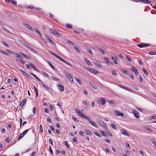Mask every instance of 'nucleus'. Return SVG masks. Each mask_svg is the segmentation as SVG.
<instances>
[{
    "instance_id": "22",
    "label": "nucleus",
    "mask_w": 156,
    "mask_h": 156,
    "mask_svg": "<svg viewBox=\"0 0 156 156\" xmlns=\"http://www.w3.org/2000/svg\"><path fill=\"white\" fill-rule=\"evenodd\" d=\"M20 71L22 73H23L24 75L26 76H29V75L26 72L24 71V70L20 69Z\"/></svg>"
},
{
    "instance_id": "33",
    "label": "nucleus",
    "mask_w": 156,
    "mask_h": 156,
    "mask_svg": "<svg viewBox=\"0 0 156 156\" xmlns=\"http://www.w3.org/2000/svg\"><path fill=\"white\" fill-rule=\"evenodd\" d=\"M74 48L77 52H78L79 53H81V51L78 48V47H76V46L74 47Z\"/></svg>"
},
{
    "instance_id": "5",
    "label": "nucleus",
    "mask_w": 156,
    "mask_h": 156,
    "mask_svg": "<svg viewBox=\"0 0 156 156\" xmlns=\"http://www.w3.org/2000/svg\"><path fill=\"white\" fill-rule=\"evenodd\" d=\"M130 70L132 72H134L136 76H138L139 75V73L138 70L136 69L135 67L134 66L132 67Z\"/></svg>"
},
{
    "instance_id": "50",
    "label": "nucleus",
    "mask_w": 156,
    "mask_h": 156,
    "mask_svg": "<svg viewBox=\"0 0 156 156\" xmlns=\"http://www.w3.org/2000/svg\"><path fill=\"white\" fill-rule=\"evenodd\" d=\"M112 74L114 76H116L117 75V73L115 71H112Z\"/></svg>"
},
{
    "instance_id": "64",
    "label": "nucleus",
    "mask_w": 156,
    "mask_h": 156,
    "mask_svg": "<svg viewBox=\"0 0 156 156\" xmlns=\"http://www.w3.org/2000/svg\"><path fill=\"white\" fill-rule=\"evenodd\" d=\"M151 117H152V119H156V114L151 116Z\"/></svg>"
},
{
    "instance_id": "18",
    "label": "nucleus",
    "mask_w": 156,
    "mask_h": 156,
    "mask_svg": "<svg viewBox=\"0 0 156 156\" xmlns=\"http://www.w3.org/2000/svg\"><path fill=\"white\" fill-rule=\"evenodd\" d=\"M133 113L134 115V116L136 118H138L140 116L138 112H137V111L134 110L133 111Z\"/></svg>"
},
{
    "instance_id": "49",
    "label": "nucleus",
    "mask_w": 156,
    "mask_h": 156,
    "mask_svg": "<svg viewBox=\"0 0 156 156\" xmlns=\"http://www.w3.org/2000/svg\"><path fill=\"white\" fill-rule=\"evenodd\" d=\"M129 77L132 80H134L135 79V78L134 77V76L132 74H131L129 76Z\"/></svg>"
},
{
    "instance_id": "62",
    "label": "nucleus",
    "mask_w": 156,
    "mask_h": 156,
    "mask_svg": "<svg viewBox=\"0 0 156 156\" xmlns=\"http://www.w3.org/2000/svg\"><path fill=\"white\" fill-rule=\"evenodd\" d=\"M107 133H108V134H107L106 135H108L110 136H112V135L111 132L108 131Z\"/></svg>"
},
{
    "instance_id": "47",
    "label": "nucleus",
    "mask_w": 156,
    "mask_h": 156,
    "mask_svg": "<svg viewBox=\"0 0 156 156\" xmlns=\"http://www.w3.org/2000/svg\"><path fill=\"white\" fill-rule=\"evenodd\" d=\"M101 134L102 136H106L107 133H106L104 131H101Z\"/></svg>"
},
{
    "instance_id": "25",
    "label": "nucleus",
    "mask_w": 156,
    "mask_h": 156,
    "mask_svg": "<svg viewBox=\"0 0 156 156\" xmlns=\"http://www.w3.org/2000/svg\"><path fill=\"white\" fill-rule=\"evenodd\" d=\"M41 85L43 86V87H44V88L46 89V90H48L49 89V88L47 86L45 85L43 83H41Z\"/></svg>"
},
{
    "instance_id": "39",
    "label": "nucleus",
    "mask_w": 156,
    "mask_h": 156,
    "mask_svg": "<svg viewBox=\"0 0 156 156\" xmlns=\"http://www.w3.org/2000/svg\"><path fill=\"white\" fill-rule=\"evenodd\" d=\"M118 58H116V59H115L113 60V63L116 65H118V62L117 60H118Z\"/></svg>"
},
{
    "instance_id": "29",
    "label": "nucleus",
    "mask_w": 156,
    "mask_h": 156,
    "mask_svg": "<svg viewBox=\"0 0 156 156\" xmlns=\"http://www.w3.org/2000/svg\"><path fill=\"white\" fill-rule=\"evenodd\" d=\"M6 51L7 53H9L10 54H13L14 53V52L13 51H11L10 50H9V49H6Z\"/></svg>"
},
{
    "instance_id": "52",
    "label": "nucleus",
    "mask_w": 156,
    "mask_h": 156,
    "mask_svg": "<svg viewBox=\"0 0 156 156\" xmlns=\"http://www.w3.org/2000/svg\"><path fill=\"white\" fill-rule=\"evenodd\" d=\"M104 59L106 61L107 64L110 62L109 58L106 57Z\"/></svg>"
},
{
    "instance_id": "42",
    "label": "nucleus",
    "mask_w": 156,
    "mask_h": 156,
    "mask_svg": "<svg viewBox=\"0 0 156 156\" xmlns=\"http://www.w3.org/2000/svg\"><path fill=\"white\" fill-rule=\"evenodd\" d=\"M30 129V128L27 129L24 131L23 133H22L24 135L26 134V133Z\"/></svg>"
},
{
    "instance_id": "14",
    "label": "nucleus",
    "mask_w": 156,
    "mask_h": 156,
    "mask_svg": "<svg viewBox=\"0 0 156 156\" xmlns=\"http://www.w3.org/2000/svg\"><path fill=\"white\" fill-rule=\"evenodd\" d=\"M46 37L50 42L53 44H55L54 42L51 40V37H49L48 35H45Z\"/></svg>"
},
{
    "instance_id": "38",
    "label": "nucleus",
    "mask_w": 156,
    "mask_h": 156,
    "mask_svg": "<svg viewBox=\"0 0 156 156\" xmlns=\"http://www.w3.org/2000/svg\"><path fill=\"white\" fill-rule=\"evenodd\" d=\"M99 50L100 52L102 53L103 54H105L106 53L105 52V51L102 49L99 48Z\"/></svg>"
},
{
    "instance_id": "6",
    "label": "nucleus",
    "mask_w": 156,
    "mask_h": 156,
    "mask_svg": "<svg viewBox=\"0 0 156 156\" xmlns=\"http://www.w3.org/2000/svg\"><path fill=\"white\" fill-rule=\"evenodd\" d=\"M120 131L121 133L124 134V135L127 136H130V134H129V133L124 129H121Z\"/></svg>"
},
{
    "instance_id": "15",
    "label": "nucleus",
    "mask_w": 156,
    "mask_h": 156,
    "mask_svg": "<svg viewBox=\"0 0 156 156\" xmlns=\"http://www.w3.org/2000/svg\"><path fill=\"white\" fill-rule=\"evenodd\" d=\"M90 122V123L91 124L92 126H94L97 128H98L97 125L95 124L94 122L91 121V120L89 119L87 120Z\"/></svg>"
},
{
    "instance_id": "2",
    "label": "nucleus",
    "mask_w": 156,
    "mask_h": 156,
    "mask_svg": "<svg viewBox=\"0 0 156 156\" xmlns=\"http://www.w3.org/2000/svg\"><path fill=\"white\" fill-rule=\"evenodd\" d=\"M64 73L65 76L67 78L68 80L73 84L74 83L73 78L71 75L66 71H64Z\"/></svg>"
},
{
    "instance_id": "23",
    "label": "nucleus",
    "mask_w": 156,
    "mask_h": 156,
    "mask_svg": "<svg viewBox=\"0 0 156 156\" xmlns=\"http://www.w3.org/2000/svg\"><path fill=\"white\" fill-rule=\"evenodd\" d=\"M122 73L125 74L129 75L128 72L126 69H123L121 70Z\"/></svg>"
},
{
    "instance_id": "51",
    "label": "nucleus",
    "mask_w": 156,
    "mask_h": 156,
    "mask_svg": "<svg viewBox=\"0 0 156 156\" xmlns=\"http://www.w3.org/2000/svg\"><path fill=\"white\" fill-rule=\"evenodd\" d=\"M48 63L50 65V66L52 67V68L54 70L55 69L54 67L49 62H48Z\"/></svg>"
},
{
    "instance_id": "57",
    "label": "nucleus",
    "mask_w": 156,
    "mask_h": 156,
    "mask_svg": "<svg viewBox=\"0 0 156 156\" xmlns=\"http://www.w3.org/2000/svg\"><path fill=\"white\" fill-rule=\"evenodd\" d=\"M34 7L33 6H29L27 7V9L28 10L30 9H32L34 8Z\"/></svg>"
},
{
    "instance_id": "21",
    "label": "nucleus",
    "mask_w": 156,
    "mask_h": 156,
    "mask_svg": "<svg viewBox=\"0 0 156 156\" xmlns=\"http://www.w3.org/2000/svg\"><path fill=\"white\" fill-rule=\"evenodd\" d=\"M100 124L102 126H103V127H105V128H108L107 126L106 125V123L104 122L101 121L100 122Z\"/></svg>"
},
{
    "instance_id": "37",
    "label": "nucleus",
    "mask_w": 156,
    "mask_h": 156,
    "mask_svg": "<svg viewBox=\"0 0 156 156\" xmlns=\"http://www.w3.org/2000/svg\"><path fill=\"white\" fill-rule=\"evenodd\" d=\"M75 79L81 85L82 84V83L80 81V80L78 79L77 78H75Z\"/></svg>"
},
{
    "instance_id": "17",
    "label": "nucleus",
    "mask_w": 156,
    "mask_h": 156,
    "mask_svg": "<svg viewBox=\"0 0 156 156\" xmlns=\"http://www.w3.org/2000/svg\"><path fill=\"white\" fill-rule=\"evenodd\" d=\"M30 74H31L33 76L36 78L39 82L41 83L42 82V81L40 79L38 78L37 76H36V75H35L34 74L31 73L30 72Z\"/></svg>"
},
{
    "instance_id": "59",
    "label": "nucleus",
    "mask_w": 156,
    "mask_h": 156,
    "mask_svg": "<svg viewBox=\"0 0 156 156\" xmlns=\"http://www.w3.org/2000/svg\"><path fill=\"white\" fill-rule=\"evenodd\" d=\"M40 131H41V133H42L43 132V128H42V125H40Z\"/></svg>"
},
{
    "instance_id": "4",
    "label": "nucleus",
    "mask_w": 156,
    "mask_h": 156,
    "mask_svg": "<svg viewBox=\"0 0 156 156\" xmlns=\"http://www.w3.org/2000/svg\"><path fill=\"white\" fill-rule=\"evenodd\" d=\"M137 45L140 48L147 47L151 46V44H146L143 43H140L139 44H138Z\"/></svg>"
},
{
    "instance_id": "26",
    "label": "nucleus",
    "mask_w": 156,
    "mask_h": 156,
    "mask_svg": "<svg viewBox=\"0 0 156 156\" xmlns=\"http://www.w3.org/2000/svg\"><path fill=\"white\" fill-rule=\"evenodd\" d=\"M24 135L23 133L20 134L19 136L18 141L20 139H21L24 136Z\"/></svg>"
},
{
    "instance_id": "19",
    "label": "nucleus",
    "mask_w": 156,
    "mask_h": 156,
    "mask_svg": "<svg viewBox=\"0 0 156 156\" xmlns=\"http://www.w3.org/2000/svg\"><path fill=\"white\" fill-rule=\"evenodd\" d=\"M87 135L92 136L93 135V133L92 132L89 130H86L85 131Z\"/></svg>"
},
{
    "instance_id": "60",
    "label": "nucleus",
    "mask_w": 156,
    "mask_h": 156,
    "mask_svg": "<svg viewBox=\"0 0 156 156\" xmlns=\"http://www.w3.org/2000/svg\"><path fill=\"white\" fill-rule=\"evenodd\" d=\"M24 57L27 59H30V57L26 55H24Z\"/></svg>"
},
{
    "instance_id": "13",
    "label": "nucleus",
    "mask_w": 156,
    "mask_h": 156,
    "mask_svg": "<svg viewBox=\"0 0 156 156\" xmlns=\"http://www.w3.org/2000/svg\"><path fill=\"white\" fill-rule=\"evenodd\" d=\"M84 60L85 61V62L87 63L90 66H93V65L92 64V63H91V62H90V61L89 60H88L87 58H84Z\"/></svg>"
},
{
    "instance_id": "9",
    "label": "nucleus",
    "mask_w": 156,
    "mask_h": 156,
    "mask_svg": "<svg viewBox=\"0 0 156 156\" xmlns=\"http://www.w3.org/2000/svg\"><path fill=\"white\" fill-rule=\"evenodd\" d=\"M98 102L100 104L104 105L105 104V99L104 98H100Z\"/></svg>"
},
{
    "instance_id": "36",
    "label": "nucleus",
    "mask_w": 156,
    "mask_h": 156,
    "mask_svg": "<svg viewBox=\"0 0 156 156\" xmlns=\"http://www.w3.org/2000/svg\"><path fill=\"white\" fill-rule=\"evenodd\" d=\"M42 73L45 76L47 77H49V75L45 72L43 71V72H42Z\"/></svg>"
},
{
    "instance_id": "40",
    "label": "nucleus",
    "mask_w": 156,
    "mask_h": 156,
    "mask_svg": "<svg viewBox=\"0 0 156 156\" xmlns=\"http://www.w3.org/2000/svg\"><path fill=\"white\" fill-rule=\"evenodd\" d=\"M87 51L91 55H93V52L90 49L88 48L87 50Z\"/></svg>"
},
{
    "instance_id": "41",
    "label": "nucleus",
    "mask_w": 156,
    "mask_h": 156,
    "mask_svg": "<svg viewBox=\"0 0 156 156\" xmlns=\"http://www.w3.org/2000/svg\"><path fill=\"white\" fill-rule=\"evenodd\" d=\"M49 151H50L51 154L52 155H53V151L51 149V147H49Z\"/></svg>"
},
{
    "instance_id": "28",
    "label": "nucleus",
    "mask_w": 156,
    "mask_h": 156,
    "mask_svg": "<svg viewBox=\"0 0 156 156\" xmlns=\"http://www.w3.org/2000/svg\"><path fill=\"white\" fill-rule=\"evenodd\" d=\"M90 84L91 86V87L94 89H97V86L94 85V84L91 83H90Z\"/></svg>"
},
{
    "instance_id": "44",
    "label": "nucleus",
    "mask_w": 156,
    "mask_h": 156,
    "mask_svg": "<svg viewBox=\"0 0 156 156\" xmlns=\"http://www.w3.org/2000/svg\"><path fill=\"white\" fill-rule=\"evenodd\" d=\"M72 119H73L75 122H77L79 121V120L77 118L73 116L72 117Z\"/></svg>"
},
{
    "instance_id": "12",
    "label": "nucleus",
    "mask_w": 156,
    "mask_h": 156,
    "mask_svg": "<svg viewBox=\"0 0 156 156\" xmlns=\"http://www.w3.org/2000/svg\"><path fill=\"white\" fill-rule=\"evenodd\" d=\"M57 86L58 87L59 90L61 91H63L64 90V88L63 86L61 84H58L57 85Z\"/></svg>"
},
{
    "instance_id": "48",
    "label": "nucleus",
    "mask_w": 156,
    "mask_h": 156,
    "mask_svg": "<svg viewBox=\"0 0 156 156\" xmlns=\"http://www.w3.org/2000/svg\"><path fill=\"white\" fill-rule=\"evenodd\" d=\"M6 47H8L9 45L8 44H7L4 41H2L1 42Z\"/></svg>"
},
{
    "instance_id": "10",
    "label": "nucleus",
    "mask_w": 156,
    "mask_h": 156,
    "mask_svg": "<svg viewBox=\"0 0 156 156\" xmlns=\"http://www.w3.org/2000/svg\"><path fill=\"white\" fill-rule=\"evenodd\" d=\"M50 32L51 33L56 36V34H57V31L55 29H50L49 30Z\"/></svg>"
},
{
    "instance_id": "61",
    "label": "nucleus",
    "mask_w": 156,
    "mask_h": 156,
    "mask_svg": "<svg viewBox=\"0 0 156 156\" xmlns=\"http://www.w3.org/2000/svg\"><path fill=\"white\" fill-rule=\"evenodd\" d=\"M126 58L127 59V60L129 62H131V58L129 57L128 56H126Z\"/></svg>"
},
{
    "instance_id": "58",
    "label": "nucleus",
    "mask_w": 156,
    "mask_h": 156,
    "mask_svg": "<svg viewBox=\"0 0 156 156\" xmlns=\"http://www.w3.org/2000/svg\"><path fill=\"white\" fill-rule=\"evenodd\" d=\"M73 141L75 143L77 142L78 140L76 137H74L73 139Z\"/></svg>"
},
{
    "instance_id": "1",
    "label": "nucleus",
    "mask_w": 156,
    "mask_h": 156,
    "mask_svg": "<svg viewBox=\"0 0 156 156\" xmlns=\"http://www.w3.org/2000/svg\"><path fill=\"white\" fill-rule=\"evenodd\" d=\"M75 111L76 112L77 114V115L83 119H85L87 120L89 119V118L87 117L85 114L83 112H82L81 111L79 110L78 109H76Z\"/></svg>"
},
{
    "instance_id": "7",
    "label": "nucleus",
    "mask_w": 156,
    "mask_h": 156,
    "mask_svg": "<svg viewBox=\"0 0 156 156\" xmlns=\"http://www.w3.org/2000/svg\"><path fill=\"white\" fill-rule=\"evenodd\" d=\"M118 86L120 87L125 89L128 91L133 92V90H132L122 85L119 84V85Z\"/></svg>"
},
{
    "instance_id": "27",
    "label": "nucleus",
    "mask_w": 156,
    "mask_h": 156,
    "mask_svg": "<svg viewBox=\"0 0 156 156\" xmlns=\"http://www.w3.org/2000/svg\"><path fill=\"white\" fill-rule=\"evenodd\" d=\"M111 126L114 129H117V126L115 125L111 124Z\"/></svg>"
},
{
    "instance_id": "34",
    "label": "nucleus",
    "mask_w": 156,
    "mask_h": 156,
    "mask_svg": "<svg viewBox=\"0 0 156 156\" xmlns=\"http://www.w3.org/2000/svg\"><path fill=\"white\" fill-rule=\"evenodd\" d=\"M11 2L13 5H15L16 6H17V2L15 0H11Z\"/></svg>"
},
{
    "instance_id": "11",
    "label": "nucleus",
    "mask_w": 156,
    "mask_h": 156,
    "mask_svg": "<svg viewBox=\"0 0 156 156\" xmlns=\"http://www.w3.org/2000/svg\"><path fill=\"white\" fill-rule=\"evenodd\" d=\"M24 26L25 27H26L27 29L30 30L31 31H34V30L27 23H26L24 24Z\"/></svg>"
},
{
    "instance_id": "63",
    "label": "nucleus",
    "mask_w": 156,
    "mask_h": 156,
    "mask_svg": "<svg viewBox=\"0 0 156 156\" xmlns=\"http://www.w3.org/2000/svg\"><path fill=\"white\" fill-rule=\"evenodd\" d=\"M19 62H20V63L23 64H24L25 63V61L22 59H20L19 61Z\"/></svg>"
},
{
    "instance_id": "55",
    "label": "nucleus",
    "mask_w": 156,
    "mask_h": 156,
    "mask_svg": "<svg viewBox=\"0 0 156 156\" xmlns=\"http://www.w3.org/2000/svg\"><path fill=\"white\" fill-rule=\"evenodd\" d=\"M0 52H1L3 54H4L7 55H9V54H7L5 52L3 51L2 50H0Z\"/></svg>"
},
{
    "instance_id": "54",
    "label": "nucleus",
    "mask_w": 156,
    "mask_h": 156,
    "mask_svg": "<svg viewBox=\"0 0 156 156\" xmlns=\"http://www.w3.org/2000/svg\"><path fill=\"white\" fill-rule=\"evenodd\" d=\"M51 79L53 80H55L56 81H57L58 80V79L56 78L54 76H52V77H51Z\"/></svg>"
},
{
    "instance_id": "56",
    "label": "nucleus",
    "mask_w": 156,
    "mask_h": 156,
    "mask_svg": "<svg viewBox=\"0 0 156 156\" xmlns=\"http://www.w3.org/2000/svg\"><path fill=\"white\" fill-rule=\"evenodd\" d=\"M108 102L111 105H113L114 103V101L112 100H109L108 101Z\"/></svg>"
},
{
    "instance_id": "31",
    "label": "nucleus",
    "mask_w": 156,
    "mask_h": 156,
    "mask_svg": "<svg viewBox=\"0 0 156 156\" xmlns=\"http://www.w3.org/2000/svg\"><path fill=\"white\" fill-rule=\"evenodd\" d=\"M94 133L95 135L96 136H98L99 137H101V135L98 132H94Z\"/></svg>"
},
{
    "instance_id": "8",
    "label": "nucleus",
    "mask_w": 156,
    "mask_h": 156,
    "mask_svg": "<svg viewBox=\"0 0 156 156\" xmlns=\"http://www.w3.org/2000/svg\"><path fill=\"white\" fill-rule=\"evenodd\" d=\"M114 113L117 116H122V118H123V116H124V114L123 113L120 112L117 110Z\"/></svg>"
},
{
    "instance_id": "30",
    "label": "nucleus",
    "mask_w": 156,
    "mask_h": 156,
    "mask_svg": "<svg viewBox=\"0 0 156 156\" xmlns=\"http://www.w3.org/2000/svg\"><path fill=\"white\" fill-rule=\"evenodd\" d=\"M13 54H14L15 55V57L17 58H22L20 55L17 53H14Z\"/></svg>"
},
{
    "instance_id": "3",
    "label": "nucleus",
    "mask_w": 156,
    "mask_h": 156,
    "mask_svg": "<svg viewBox=\"0 0 156 156\" xmlns=\"http://www.w3.org/2000/svg\"><path fill=\"white\" fill-rule=\"evenodd\" d=\"M86 69L88 70L91 73L94 74L95 75L100 73L99 71L95 69H94L92 68L88 69L87 68H86Z\"/></svg>"
},
{
    "instance_id": "16",
    "label": "nucleus",
    "mask_w": 156,
    "mask_h": 156,
    "mask_svg": "<svg viewBox=\"0 0 156 156\" xmlns=\"http://www.w3.org/2000/svg\"><path fill=\"white\" fill-rule=\"evenodd\" d=\"M96 66L98 67L99 68H102V66L101 65L100 62H94Z\"/></svg>"
},
{
    "instance_id": "32",
    "label": "nucleus",
    "mask_w": 156,
    "mask_h": 156,
    "mask_svg": "<svg viewBox=\"0 0 156 156\" xmlns=\"http://www.w3.org/2000/svg\"><path fill=\"white\" fill-rule=\"evenodd\" d=\"M63 143L67 147L69 148L70 147V146L69 144H68V143L67 141H64L63 142Z\"/></svg>"
},
{
    "instance_id": "20",
    "label": "nucleus",
    "mask_w": 156,
    "mask_h": 156,
    "mask_svg": "<svg viewBox=\"0 0 156 156\" xmlns=\"http://www.w3.org/2000/svg\"><path fill=\"white\" fill-rule=\"evenodd\" d=\"M27 99L26 98H24L23 100L22 101L20 104V106L21 107L23 106L25 103L26 102Z\"/></svg>"
},
{
    "instance_id": "53",
    "label": "nucleus",
    "mask_w": 156,
    "mask_h": 156,
    "mask_svg": "<svg viewBox=\"0 0 156 156\" xmlns=\"http://www.w3.org/2000/svg\"><path fill=\"white\" fill-rule=\"evenodd\" d=\"M80 134L82 136H83L84 135V133L82 131H80L79 132Z\"/></svg>"
},
{
    "instance_id": "43",
    "label": "nucleus",
    "mask_w": 156,
    "mask_h": 156,
    "mask_svg": "<svg viewBox=\"0 0 156 156\" xmlns=\"http://www.w3.org/2000/svg\"><path fill=\"white\" fill-rule=\"evenodd\" d=\"M56 36H58L59 37H62V34H60L59 33H58V31L57 32V34H56Z\"/></svg>"
},
{
    "instance_id": "46",
    "label": "nucleus",
    "mask_w": 156,
    "mask_h": 156,
    "mask_svg": "<svg viewBox=\"0 0 156 156\" xmlns=\"http://www.w3.org/2000/svg\"><path fill=\"white\" fill-rule=\"evenodd\" d=\"M142 70H143V72L145 74V75H148V72H147V70L144 68Z\"/></svg>"
},
{
    "instance_id": "45",
    "label": "nucleus",
    "mask_w": 156,
    "mask_h": 156,
    "mask_svg": "<svg viewBox=\"0 0 156 156\" xmlns=\"http://www.w3.org/2000/svg\"><path fill=\"white\" fill-rule=\"evenodd\" d=\"M149 54L151 55H156V52L154 51H151L149 53Z\"/></svg>"
},
{
    "instance_id": "24",
    "label": "nucleus",
    "mask_w": 156,
    "mask_h": 156,
    "mask_svg": "<svg viewBox=\"0 0 156 156\" xmlns=\"http://www.w3.org/2000/svg\"><path fill=\"white\" fill-rule=\"evenodd\" d=\"M35 31L36 33H37L38 35L40 36V37L41 38L42 37V35L40 32L39 31V30L38 29H35Z\"/></svg>"
},
{
    "instance_id": "35",
    "label": "nucleus",
    "mask_w": 156,
    "mask_h": 156,
    "mask_svg": "<svg viewBox=\"0 0 156 156\" xmlns=\"http://www.w3.org/2000/svg\"><path fill=\"white\" fill-rule=\"evenodd\" d=\"M66 26L69 29H71L72 28V26L70 24H67Z\"/></svg>"
}]
</instances>
